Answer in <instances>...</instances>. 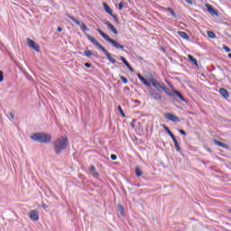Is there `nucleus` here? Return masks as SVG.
Returning a JSON list of instances; mask_svg holds the SVG:
<instances>
[{
    "label": "nucleus",
    "mask_w": 231,
    "mask_h": 231,
    "mask_svg": "<svg viewBox=\"0 0 231 231\" xmlns=\"http://www.w3.org/2000/svg\"><path fill=\"white\" fill-rule=\"evenodd\" d=\"M52 145L55 153L59 156L62 153V151H66V149H68V145H69V141H68V137L61 136L56 139L53 142Z\"/></svg>",
    "instance_id": "1"
},
{
    "label": "nucleus",
    "mask_w": 231,
    "mask_h": 231,
    "mask_svg": "<svg viewBox=\"0 0 231 231\" xmlns=\"http://www.w3.org/2000/svg\"><path fill=\"white\" fill-rule=\"evenodd\" d=\"M31 140L34 142H38L39 143H51V134L44 133V132H37L31 135Z\"/></svg>",
    "instance_id": "2"
},
{
    "label": "nucleus",
    "mask_w": 231,
    "mask_h": 231,
    "mask_svg": "<svg viewBox=\"0 0 231 231\" xmlns=\"http://www.w3.org/2000/svg\"><path fill=\"white\" fill-rule=\"evenodd\" d=\"M86 35H87V39L88 41H90V42H93L95 46H97V48L99 50H101V51H103V53H105L106 59L109 60V62H111L112 64H116V60H115V58H113L111 53L109 51H107V50L105 49V47L102 46V44H100V42H98V41H97V39H95V37H93L88 33Z\"/></svg>",
    "instance_id": "3"
},
{
    "label": "nucleus",
    "mask_w": 231,
    "mask_h": 231,
    "mask_svg": "<svg viewBox=\"0 0 231 231\" xmlns=\"http://www.w3.org/2000/svg\"><path fill=\"white\" fill-rule=\"evenodd\" d=\"M97 32H99V35H101V37H103V39H105V41H106V42H109L114 48H116V50L124 51V45H122L118 42L111 39L109 37V35H107V34H106V32H104V31H102L100 29H97Z\"/></svg>",
    "instance_id": "4"
},
{
    "label": "nucleus",
    "mask_w": 231,
    "mask_h": 231,
    "mask_svg": "<svg viewBox=\"0 0 231 231\" xmlns=\"http://www.w3.org/2000/svg\"><path fill=\"white\" fill-rule=\"evenodd\" d=\"M150 80V85L152 86L158 91V93H163V88L165 86L164 83H160V81L154 79V78L149 79Z\"/></svg>",
    "instance_id": "5"
},
{
    "label": "nucleus",
    "mask_w": 231,
    "mask_h": 231,
    "mask_svg": "<svg viewBox=\"0 0 231 231\" xmlns=\"http://www.w3.org/2000/svg\"><path fill=\"white\" fill-rule=\"evenodd\" d=\"M27 45L29 46V48L34 50V51H37V53L41 51V46H39V44H37L33 40L30 38H27Z\"/></svg>",
    "instance_id": "6"
},
{
    "label": "nucleus",
    "mask_w": 231,
    "mask_h": 231,
    "mask_svg": "<svg viewBox=\"0 0 231 231\" xmlns=\"http://www.w3.org/2000/svg\"><path fill=\"white\" fill-rule=\"evenodd\" d=\"M161 92L156 91L153 88L149 89L150 98L153 100H162V97L160 95Z\"/></svg>",
    "instance_id": "7"
},
{
    "label": "nucleus",
    "mask_w": 231,
    "mask_h": 231,
    "mask_svg": "<svg viewBox=\"0 0 231 231\" xmlns=\"http://www.w3.org/2000/svg\"><path fill=\"white\" fill-rule=\"evenodd\" d=\"M206 7H207V11L208 12V14H210V15H212V17H218L219 16V14L217 13V10H216L212 5L207 4Z\"/></svg>",
    "instance_id": "8"
},
{
    "label": "nucleus",
    "mask_w": 231,
    "mask_h": 231,
    "mask_svg": "<svg viewBox=\"0 0 231 231\" xmlns=\"http://www.w3.org/2000/svg\"><path fill=\"white\" fill-rule=\"evenodd\" d=\"M29 217L32 221H39V212L37 210H31L29 212Z\"/></svg>",
    "instance_id": "9"
},
{
    "label": "nucleus",
    "mask_w": 231,
    "mask_h": 231,
    "mask_svg": "<svg viewBox=\"0 0 231 231\" xmlns=\"http://www.w3.org/2000/svg\"><path fill=\"white\" fill-rule=\"evenodd\" d=\"M104 24H106V26H107V28H109V30H111V32H113V33L115 35H118V30H116L115 28V25H113V23H111V22L109 21H105Z\"/></svg>",
    "instance_id": "10"
},
{
    "label": "nucleus",
    "mask_w": 231,
    "mask_h": 231,
    "mask_svg": "<svg viewBox=\"0 0 231 231\" xmlns=\"http://www.w3.org/2000/svg\"><path fill=\"white\" fill-rule=\"evenodd\" d=\"M165 118H167V120H170L171 122H176V123L180 122V117L171 113H167L165 115Z\"/></svg>",
    "instance_id": "11"
},
{
    "label": "nucleus",
    "mask_w": 231,
    "mask_h": 231,
    "mask_svg": "<svg viewBox=\"0 0 231 231\" xmlns=\"http://www.w3.org/2000/svg\"><path fill=\"white\" fill-rule=\"evenodd\" d=\"M137 79H139V80H141V82H143L144 86H146L147 88H151V81H147V79H145V78L142 76V74L137 73Z\"/></svg>",
    "instance_id": "12"
},
{
    "label": "nucleus",
    "mask_w": 231,
    "mask_h": 231,
    "mask_svg": "<svg viewBox=\"0 0 231 231\" xmlns=\"http://www.w3.org/2000/svg\"><path fill=\"white\" fill-rule=\"evenodd\" d=\"M219 93L223 97V98H226V100H228V98L230 97V94L228 93V90H226V88H221L219 89Z\"/></svg>",
    "instance_id": "13"
},
{
    "label": "nucleus",
    "mask_w": 231,
    "mask_h": 231,
    "mask_svg": "<svg viewBox=\"0 0 231 231\" xmlns=\"http://www.w3.org/2000/svg\"><path fill=\"white\" fill-rule=\"evenodd\" d=\"M120 60H122L123 64H125V66H126V68H128L129 71H134V69H133V67H131V64H129V61H127V60H125V58L124 56L120 57Z\"/></svg>",
    "instance_id": "14"
},
{
    "label": "nucleus",
    "mask_w": 231,
    "mask_h": 231,
    "mask_svg": "<svg viewBox=\"0 0 231 231\" xmlns=\"http://www.w3.org/2000/svg\"><path fill=\"white\" fill-rule=\"evenodd\" d=\"M173 143H174V147L176 149V151L178 152H181V147H180V143H178V139H176V136L171 137Z\"/></svg>",
    "instance_id": "15"
},
{
    "label": "nucleus",
    "mask_w": 231,
    "mask_h": 231,
    "mask_svg": "<svg viewBox=\"0 0 231 231\" xmlns=\"http://www.w3.org/2000/svg\"><path fill=\"white\" fill-rule=\"evenodd\" d=\"M90 172H92L93 178H99L100 177V173H98V171H97V168H95L94 165L90 166Z\"/></svg>",
    "instance_id": "16"
},
{
    "label": "nucleus",
    "mask_w": 231,
    "mask_h": 231,
    "mask_svg": "<svg viewBox=\"0 0 231 231\" xmlns=\"http://www.w3.org/2000/svg\"><path fill=\"white\" fill-rule=\"evenodd\" d=\"M67 17H69V19H71V21H73V23H75V24H77L78 26H80V24H82L80 23V21H79L77 18L73 17L71 14H69V13L66 14Z\"/></svg>",
    "instance_id": "17"
},
{
    "label": "nucleus",
    "mask_w": 231,
    "mask_h": 231,
    "mask_svg": "<svg viewBox=\"0 0 231 231\" xmlns=\"http://www.w3.org/2000/svg\"><path fill=\"white\" fill-rule=\"evenodd\" d=\"M173 95L174 97H177L178 98H180V100H181V102H185V97H183V95H181V93L178 90H173Z\"/></svg>",
    "instance_id": "18"
},
{
    "label": "nucleus",
    "mask_w": 231,
    "mask_h": 231,
    "mask_svg": "<svg viewBox=\"0 0 231 231\" xmlns=\"http://www.w3.org/2000/svg\"><path fill=\"white\" fill-rule=\"evenodd\" d=\"M213 142L218 147H222V149H227L228 148V145H226V143H221L220 141H217V140L214 139Z\"/></svg>",
    "instance_id": "19"
},
{
    "label": "nucleus",
    "mask_w": 231,
    "mask_h": 231,
    "mask_svg": "<svg viewBox=\"0 0 231 231\" xmlns=\"http://www.w3.org/2000/svg\"><path fill=\"white\" fill-rule=\"evenodd\" d=\"M103 6H104L105 12H106V14H109V15H113V10L109 6V5H107L106 3H103Z\"/></svg>",
    "instance_id": "20"
},
{
    "label": "nucleus",
    "mask_w": 231,
    "mask_h": 231,
    "mask_svg": "<svg viewBox=\"0 0 231 231\" xmlns=\"http://www.w3.org/2000/svg\"><path fill=\"white\" fill-rule=\"evenodd\" d=\"M178 35H180V37H181V39H185L186 41H189V34H187V32H185L183 31H179Z\"/></svg>",
    "instance_id": "21"
},
{
    "label": "nucleus",
    "mask_w": 231,
    "mask_h": 231,
    "mask_svg": "<svg viewBox=\"0 0 231 231\" xmlns=\"http://www.w3.org/2000/svg\"><path fill=\"white\" fill-rule=\"evenodd\" d=\"M188 59L193 66H198V60H196V58H194V56L189 54V55H188Z\"/></svg>",
    "instance_id": "22"
},
{
    "label": "nucleus",
    "mask_w": 231,
    "mask_h": 231,
    "mask_svg": "<svg viewBox=\"0 0 231 231\" xmlns=\"http://www.w3.org/2000/svg\"><path fill=\"white\" fill-rule=\"evenodd\" d=\"M162 91H164L166 93V95H168L169 97H174V92H171V89L167 87H164L162 88Z\"/></svg>",
    "instance_id": "23"
},
{
    "label": "nucleus",
    "mask_w": 231,
    "mask_h": 231,
    "mask_svg": "<svg viewBox=\"0 0 231 231\" xmlns=\"http://www.w3.org/2000/svg\"><path fill=\"white\" fill-rule=\"evenodd\" d=\"M164 130L166 131L167 134H169V136H171V138H174V134L171 133V129H169V127H167V125H163Z\"/></svg>",
    "instance_id": "24"
},
{
    "label": "nucleus",
    "mask_w": 231,
    "mask_h": 231,
    "mask_svg": "<svg viewBox=\"0 0 231 231\" xmlns=\"http://www.w3.org/2000/svg\"><path fill=\"white\" fill-rule=\"evenodd\" d=\"M166 10H167V12H170V14H171V15L172 17H174V18L177 17L176 12L174 11V9H172V8H171V7H167Z\"/></svg>",
    "instance_id": "25"
},
{
    "label": "nucleus",
    "mask_w": 231,
    "mask_h": 231,
    "mask_svg": "<svg viewBox=\"0 0 231 231\" xmlns=\"http://www.w3.org/2000/svg\"><path fill=\"white\" fill-rule=\"evenodd\" d=\"M135 174H136L137 178H140V176H142V174H143V172L142 171L140 167H135Z\"/></svg>",
    "instance_id": "26"
},
{
    "label": "nucleus",
    "mask_w": 231,
    "mask_h": 231,
    "mask_svg": "<svg viewBox=\"0 0 231 231\" xmlns=\"http://www.w3.org/2000/svg\"><path fill=\"white\" fill-rule=\"evenodd\" d=\"M208 37H209V39H216V33L212 31H208Z\"/></svg>",
    "instance_id": "27"
},
{
    "label": "nucleus",
    "mask_w": 231,
    "mask_h": 231,
    "mask_svg": "<svg viewBox=\"0 0 231 231\" xmlns=\"http://www.w3.org/2000/svg\"><path fill=\"white\" fill-rule=\"evenodd\" d=\"M84 55H86V57H92L95 53H93V51H85Z\"/></svg>",
    "instance_id": "28"
},
{
    "label": "nucleus",
    "mask_w": 231,
    "mask_h": 231,
    "mask_svg": "<svg viewBox=\"0 0 231 231\" xmlns=\"http://www.w3.org/2000/svg\"><path fill=\"white\" fill-rule=\"evenodd\" d=\"M117 210L118 212H120L121 216H124V206H122L121 204H119L117 206Z\"/></svg>",
    "instance_id": "29"
},
{
    "label": "nucleus",
    "mask_w": 231,
    "mask_h": 231,
    "mask_svg": "<svg viewBox=\"0 0 231 231\" xmlns=\"http://www.w3.org/2000/svg\"><path fill=\"white\" fill-rule=\"evenodd\" d=\"M79 27L81 28L82 32H86V31L89 30V29H88V26H86V23H81Z\"/></svg>",
    "instance_id": "30"
},
{
    "label": "nucleus",
    "mask_w": 231,
    "mask_h": 231,
    "mask_svg": "<svg viewBox=\"0 0 231 231\" xmlns=\"http://www.w3.org/2000/svg\"><path fill=\"white\" fill-rule=\"evenodd\" d=\"M119 113L121 116L125 117V113H124V110L122 109V106H118Z\"/></svg>",
    "instance_id": "31"
},
{
    "label": "nucleus",
    "mask_w": 231,
    "mask_h": 231,
    "mask_svg": "<svg viewBox=\"0 0 231 231\" xmlns=\"http://www.w3.org/2000/svg\"><path fill=\"white\" fill-rule=\"evenodd\" d=\"M223 50H225V51H226V53H230V51H231V49L226 45H223Z\"/></svg>",
    "instance_id": "32"
},
{
    "label": "nucleus",
    "mask_w": 231,
    "mask_h": 231,
    "mask_svg": "<svg viewBox=\"0 0 231 231\" xmlns=\"http://www.w3.org/2000/svg\"><path fill=\"white\" fill-rule=\"evenodd\" d=\"M120 79L122 80L123 84H127L128 80L126 79L125 77L120 76Z\"/></svg>",
    "instance_id": "33"
},
{
    "label": "nucleus",
    "mask_w": 231,
    "mask_h": 231,
    "mask_svg": "<svg viewBox=\"0 0 231 231\" xmlns=\"http://www.w3.org/2000/svg\"><path fill=\"white\" fill-rule=\"evenodd\" d=\"M179 133H180V134H182V136H187V132H185V130H183V129H180Z\"/></svg>",
    "instance_id": "34"
},
{
    "label": "nucleus",
    "mask_w": 231,
    "mask_h": 231,
    "mask_svg": "<svg viewBox=\"0 0 231 231\" xmlns=\"http://www.w3.org/2000/svg\"><path fill=\"white\" fill-rule=\"evenodd\" d=\"M118 10H124V2H120L118 5Z\"/></svg>",
    "instance_id": "35"
},
{
    "label": "nucleus",
    "mask_w": 231,
    "mask_h": 231,
    "mask_svg": "<svg viewBox=\"0 0 231 231\" xmlns=\"http://www.w3.org/2000/svg\"><path fill=\"white\" fill-rule=\"evenodd\" d=\"M5 80V76L3 74V71L0 70V82H3Z\"/></svg>",
    "instance_id": "36"
},
{
    "label": "nucleus",
    "mask_w": 231,
    "mask_h": 231,
    "mask_svg": "<svg viewBox=\"0 0 231 231\" xmlns=\"http://www.w3.org/2000/svg\"><path fill=\"white\" fill-rule=\"evenodd\" d=\"M111 17H113V19H114V21H115L116 23H119L118 17H116L115 14H112Z\"/></svg>",
    "instance_id": "37"
},
{
    "label": "nucleus",
    "mask_w": 231,
    "mask_h": 231,
    "mask_svg": "<svg viewBox=\"0 0 231 231\" xmlns=\"http://www.w3.org/2000/svg\"><path fill=\"white\" fill-rule=\"evenodd\" d=\"M111 160H113V162H115L116 160V154H111L110 156Z\"/></svg>",
    "instance_id": "38"
},
{
    "label": "nucleus",
    "mask_w": 231,
    "mask_h": 231,
    "mask_svg": "<svg viewBox=\"0 0 231 231\" xmlns=\"http://www.w3.org/2000/svg\"><path fill=\"white\" fill-rule=\"evenodd\" d=\"M84 66L85 68H91V63L85 62Z\"/></svg>",
    "instance_id": "39"
},
{
    "label": "nucleus",
    "mask_w": 231,
    "mask_h": 231,
    "mask_svg": "<svg viewBox=\"0 0 231 231\" xmlns=\"http://www.w3.org/2000/svg\"><path fill=\"white\" fill-rule=\"evenodd\" d=\"M9 116H11L12 120H14V118H15V116L12 112H9Z\"/></svg>",
    "instance_id": "40"
},
{
    "label": "nucleus",
    "mask_w": 231,
    "mask_h": 231,
    "mask_svg": "<svg viewBox=\"0 0 231 231\" xmlns=\"http://www.w3.org/2000/svg\"><path fill=\"white\" fill-rule=\"evenodd\" d=\"M188 5H193L192 0H185Z\"/></svg>",
    "instance_id": "41"
},
{
    "label": "nucleus",
    "mask_w": 231,
    "mask_h": 231,
    "mask_svg": "<svg viewBox=\"0 0 231 231\" xmlns=\"http://www.w3.org/2000/svg\"><path fill=\"white\" fill-rule=\"evenodd\" d=\"M42 208H48V205L43 204V205H42Z\"/></svg>",
    "instance_id": "42"
},
{
    "label": "nucleus",
    "mask_w": 231,
    "mask_h": 231,
    "mask_svg": "<svg viewBox=\"0 0 231 231\" xmlns=\"http://www.w3.org/2000/svg\"><path fill=\"white\" fill-rule=\"evenodd\" d=\"M58 32H62V28L61 27H58Z\"/></svg>",
    "instance_id": "43"
},
{
    "label": "nucleus",
    "mask_w": 231,
    "mask_h": 231,
    "mask_svg": "<svg viewBox=\"0 0 231 231\" xmlns=\"http://www.w3.org/2000/svg\"><path fill=\"white\" fill-rule=\"evenodd\" d=\"M130 126L133 127V129H134V123H131V124H130Z\"/></svg>",
    "instance_id": "44"
},
{
    "label": "nucleus",
    "mask_w": 231,
    "mask_h": 231,
    "mask_svg": "<svg viewBox=\"0 0 231 231\" xmlns=\"http://www.w3.org/2000/svg\"><path fill=\"white\" fill-rule=\"evenodd\" d=\"M228 59H231V53L227 54Z\"/></svg>",
    "instance_id": "45"
},
{
    "label": "nucleus",
    "mask_w": 231,
    "mask_h": 231,
    "mask_svg": "<svg viewBox=\"0 0 231 231\" xmlns=\"http://www.w3.org/2000/svg\"><path fill=\"white\" fill-rule=\"evenodd\" d=\"M125 89H127L129 91V87H125Z\"/></svg>",
    "instance_id": "46"
},
{
    "label": "nucleus",
    "mask_w": 231,
    "mask_h": 231,
    "mask_svg": "<svg viewBox=\"0 0 231 231\" xmlns=\"http://www.w3.org/2000/svg\"><path fill=\"white\" fill-rule=\"evenodd\" d=\"M170 88H172V85L171 84H169Z\"/></svg>",
    "instance_id": "47"
}]
</instances>
